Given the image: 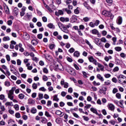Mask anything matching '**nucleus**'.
Instances as JSON below:
<instances>
[{
	"instance_id": "62",
	"label": "nucleus",
	"mask_w": 126,
	"mask_h": 126,
	"mask_svg": "<svg viewBox=\"0 0 126 126\" xmlns=\"http://www.w3.org/2000/svg\"><path fill=\"white\" fill-rule=\"evenodd\" d=\"M114 72H116V71H119V67L116 66L115 67L113 70Z\"/></svg>"
},
{
	"instance_id": "60",
	"label": "nucleus",
	"mask_w": 126,
	"mask_h": 126,
	"mask_svg": "<svg viewBox=\"0 0 126 126\" xmlns=\"http://www.w3.org/2000/svg\"><path fill=\"white\" fill-rule=\"evenodd\" d=\"M73 66L77 70H79V67H78V65H77V64L74 63Z\"/></svg>"
},
{
	"instance_id": "50",
	"label": "nucleus",
	"mask_w": 126,
	"mask_h": 126,
	"mask_svg": "<svg viewBox=\"0 0 126 126\" xmlns=\"http://www.w3.org/2000/svg\"><path fill=\"white\" fill-rule=\"evenodd\" d=\"M82 73H83V75H84V77L85 78H87V77H88L87 76V74H87V73H86V72H85V71H82Z\"/></svg>"
},
{
	"instance_id": "44",
	"label": "nucleus",
	"mask_w": 126,
	"mask_h": 126,
	"mask_svg": "<svg viewBox=\"0 0 126 126\" xmlns=\"http://www.w3.org/2000/svg\"><path fill=\"white\" fill-rule=\"evenodd\" d=\"M100 41L101 42H103V43H106L107 39H106V38H105V37H103L101 38Z\"/></svg>"
},
{
	"instance_id": "13",
	"label": "nucleus",
	"mask_w": 126,
	"mask_h": 126,
	"mask_svg": "<svg viewBox=\"0 0 126 126\" xmlns=\"http://www.w3.org/2000/svg\"><path fill=\"white\" fill-rule=\"evenodd\" d=\"M110 13L107 11L106 10L103 11L102 12V14L104 15L105 16H110Z\"/></svg>"
},
{
	"instance_id": "42",
	"label": "nucleus",
	"mask_w": 126,
	"mask_h": 126,
	"mask_svg": "<svg viewBox=\"0 0 126 126\" xmlns=\"http://www.w3.org/2000/svg\"><path fill=\"white\" fill-rule=\"evenodd\" d=\"M118 77V79H121L122 78V79H125V78H126V76L123 75H120Z\"/></svg>"
},
{
	"instance_id": "51",
	"label": "nucleus",
	"mask_w": 126,
	"mask_h": 126,
	"mask_svg": "<svg viewBox=\"0 0 126 126\" xmlns=\"http://www.w3.org/2000/svg\"><path fill=\"white\" fill-rule=\"evenodd\" d=\"M51 105H52V101L48 100L47 103V107H51Z\"/></svg>"
},
{
	"instance_id": "4",
	"label": "nucleus",
	"mask_w": 126,
	"mask_h": 126,
	"mask_svg": "<svg viewBox=\"0 0 126 126\" xmlns=\"http://www.w3.org/2000/svg\"><path fill=\"white\" fill-rule=\"evenodd\" d=\"M117 23L118 25H121L123 23V17L122 16H119L117 18Z\"/></svg>"
},
{
	"instance_id": "25",
	"label": "nucleus",
	"mask_w": 126,
	"mask_h": 126,
	"mask_svg": "<svg viewBox=\"0 0 126 126\" xmlns=\"http://www.w3.org/2000/svg\"><path fill=\"white\" fill-rule=\"evenodd\" d=\"M92 33L94 35H96V34H98V33H99V32H98V30L96 29H94L92 31Z\"/></svg>"
},
{
	"instance_id": "41",
	"label": "nucleus",
	"mask_w": 126,
	"mask_h": 126,
	"mask_svg": "<svg viewBox=\"0 0 126 126\" xmlns=\"http://www.w3.org/2000/svg\"><path fill=\"white\" fill-rule=\"evenodd\" d=\"M100 42V39L99 38H95L94 39V43L96 44V45H98Z\"/></svg>"
},
{
	"instance_id": "12",
	"label": "nucleus",
	"mask_w": 126,
	"mask_h": 126,
	"mask_svg": "<svg viewBox=\"0 0 126 126\" xmlns=\"http://www.w3.org/2000/svg\"><path fill=\"white\" fill-rule=\"evenodd\" d=\"M31 44H32L33 46H37V45H38V40H37V39H33L31 41Z\"/></svg>"
},
{
	"instance_id": "49",
	"label": "nucleus",
	"mask_w": 126,
	"mask_h": 126,
	"mask_svg": "<svg viewBox=\"0 0 126 126\" xmlns=\"http://www.w3.org/2000/svg\"><path fill=\"white\" fill-rule=\"evenodd\" d=\"M111 84V81L107 80L104 82V85H110Z\"/></svg>"
},
{
	"instance_id": "59",
	"label": "nucleus",
	"mask_w": 126,
	"mask_h": 126,
	"mask_svg": "<svg viewBox=\"0 0 126 126\" xmlns=\"http://www.w3.org/2000/svg\"><path fill=\"white\" fill-rule=\"evenodd\" d=\"M75 50L73 48H71L69 50L68 52L70 53V54H72L74 52Z\"/></svg>"
},
{
	"instance_id": "35",
	"label": "nucleus",
	"mask_w": 126,
	"mask_h": 126,
	"mask_svg": "<svg viewBox=\"0 0 126 126\" xmlns=\"http://www.w3.org/2000/svg\"><path fill=\"white\" fill-rule=\"evenodd\" d=\"M115 51L117 52H121L122 51V47H116L115 48Z\"/></svg>"
},
{
	"instance_id": "30",
	"label": "nucleus",
	"mask_w": 126,
	"mask_h": 126,
	"mask_svg": "<svg viewBox=\"0 0 126 126\" xmlns=\"http://www.w3.org/2000/svg\"><path fill=\"white\" fill-rule=\"evenodd\" d=\"M85 42H86V44H87V45H89V46H90V48H93V46L92 45H91V44L90 43V42H89V41H88V40L86 39V40H85Z\"/></svg>"
},
{
	"instance_id": "3",
	"label": "nucleus",
	"mask_w": 126,
	"mask_h": 126,
	"mask_svg": "<svg viewBox=\"0 0 126 126\" xmlns=\"http://www.w3.org/2000/svg\"><path fill=\"white\" fill-rule=\"evenodd\" d=\"M13 13L15 16H17V15H18V13H19V9H18V8L15 7L13 9Z\"/></svg>"
},
{
	"instance_id": "43",
	"label": "nucleus",
	"mask_w": 126,
	"mask_h": 126,
	"mask_svg": "<svg viewBox=\"0 0 126 126\" xmlns=\"http://www.w3.org/2000/svg\"><path fill=\"white\" fill-rule=\"evenodd\" d=\"M43 71L44 73H46V74H48L49 73V70H48V69L46 67H44L43 69Z\"/></svg>"
},
{
	"instance_id": "34",
	"label": "nucleus",
	"mask_w": 126,
	"mask_h": 126,
	"mask_svg": "<svg viewBox=\"0 0 126 126\" xmlns=\"http://www.w3.org/2000/svg\"><path fill=\"white\" fill-rule=\"evenodd\" d=\"M39 91H42L43 92H46L47 89L45 88L44 87H42L39 89Z\"/></svg>"
},
{
	"instance_id": "53",
	"label": "nucleus",
	"mask_w": 126,
	"mask_h": 126,
	"mask_svg": "<svg viewBox=\"0 0 126 126\" xmlns=\"http://www.w3.org/2000/svg\"><path fill=\"white\" fill-rule=\"evenodd\" d=\"M22 119H23L24 121H27V120H28V116L26 115H24L22 116Z\"/></svg>"
},
{
	"instance_id": "21",
	"label": "nucleus",
	"mask_w": 126,
	"mask_h": 126,
	"mask_svg": "<svg viewBox=\"0 0 126 126\" xmlns=\"http://www.w3.org/2000/svg\"><path fill=\"white\" fill-rule=\"evenodd\" d=\"M90 110L91 111V112L94 113V114H96V115H98V112L94 108L92 107V108H91Z\"/></svg>"
},
{
	"instance_id": "47",
	"label": "nucleus",
	"mask_w": 126,
	"mask_h": 126,
	"mask_svg": "<svg viewBox=\"0 0 126 126\" xmlns=\"http://www.w3.org/2000/svg\"><path fill=\"white\" fill-rule=\"evenodd\" d=\"M116 98H117L118 99H121V94L120 93H117L116 94Z\"/></svg>"
},
{
	"instance_id": "27",
	"label": "nucleus",
	"mask_w": 126,
	"mask_h": 126,
	"mask_svg": "<svg viewBox=\"0 0 126 126\" xmlns=\"http://www.w3.org/2000/svg\"><path fill=\"white\" fill-rule=\"evenodd\" d=\"M2 40L4 42H5L6 41H9V40H10V38H9V36H4Z\"/></svg>"
},
{
	"instance_id": "55",
	"label": "nucleus",
	"mask_w": 126,
	"mask_h": 126,
	"mask_svg": "<svg viewBox=\"0 0 126 126\" xmlns=\"http://www.w3.org/2000/svg\"><path fill=\"white\" fill-rule=\"evenodd\" d=\"M70 68V67H69V66H68L67 65H65V67H64V69L65 70H66L67 72H68Z\"/></svg>"
},
{
	"instance_id": "31",
	"label": "nucleus",
	"mask_w": 126,
	"mask_h": 126,
	"mask_svg": "<svg viewBox=\"0 0 126 126\" xmlns=\"http://www.w3.org/2000/svg\"><path fill=\"white\" fill-rule=\"evenodd\" d=\"M93 84L94 85V86H99V85H100V83L99 82H96V81H94L93 82Z\"/></svg>"
},
{
	"instance_id": "56",
	"label": "nucleus",
	"mask_w": 126,
	"mask_h": 126,
	"mask_svg": "<svg viewBox=\"0 0 126 126\" xmlns=\"http://www.w3.org/2000/svg\"><path fill=\"white\" fill-rule=\"evenodd\" d=\"M66 60L69 63H72V59L70 58V57H67Z\"/></svg>"
},
{
	"instance_id": "2",
	"label": "nucleus",
	"mask_w": 126,
	"mask_h": 126,
	"mask_svg": "<svg viewBox=\"0 0 126 126\" xmlns=\"http://www.w3.org/2000/svg\"><path fill=\"white\" fill-rule=\"evenodd\" d=\"M60 20L61 22H68V21H69V18L67 17H61L60 18Z\"/></svg>"
},
{
	"instance_id": "9",
	"label": "nucleus",
	"mask_w": 126,
	"mask_h": 126,
	"mask_svg": "<svg viewBox=\"0 0 126 126\" xmlns=\"http://www.w3.org/2000/svg\"><path fill=\"white\" fill-rule=\"evenodd\" d=\"M55 15L60 16V15H63V11L62 10H59L58 12H55Z\"/></svg>"
},
{
	"instance_id": "15",
	"label": "nucleus",
	"mask_w": 126,
	"mask_h": 126,
	"mask_svg": "<svg viewBox=\"0 0 126 126\" xmlns=\"http://www.w3.org/2000/svg\"><path fill=\"white\" fill-rule=\"evenodd\" d=\"M47 27L50 29H55V25L52 23H49L48 24Z\"/></svg>"
},
{
	"instance_id": "61",
	"label": "nucleus",
	"mask_w": 126,
	"mask_h": 126,
	"mask_svg": "<svg viewBox=\"0 0 126 126\" xmlns=\"http://www.w3.org/2000/svg\"><path fill=\"white\" fill-rule=\"evenodd\" d=\"M32 87L33 89H36L37 88V84L36 83H33L32 84Z\"/></svg>"
},
{
	"instance_id": "1",
	"label": "nucleus",
	"mask_w": 126,
	"mask_h": 126,
	"mask_svg": "<svg viewBox=\"0 0 126 126\" xmlns=\"http://www.w3.org/2000/svg\"><path fill=\"white\" fill-rule=\"evenodd\" d=\"M2 68L3 69H4L6 71V75H8V76H10V72H9L8 68H7V67L5 66V65H2L1 66Z\"/></svg>"
},
{
	"instance_id": "26",
	"label": "nucleus",
	"mask_w": 126,
	"mask_h": 126,
	"mask_svg": "<svg viewBox=\"0 0 126 126\" xmlns=\"http://www.w3.org/2000/svg\"><path fill=\"white\" fill-rule=\"evenodd\" d=\"M18 97L19 99H24V97H25V95H24V94H19Z\"/></svg>"
},
{
	"instance_id": "52",
	"label": "nucleus",
	"mask_w": 126,
	"mask_h": 126,
	"mask_svg": "<svg viewBox=\"0 0 126 126\" xmlns=\"http://www.w3.org/2000/svg\"><path fill=\"white\" fill-rule=\"evenodd\" d=\"M66 98L67 100H72V96L68 94L66 96Z\"/></svg>"
},
{
	"instance_id": "28",
	"label": "nucleus",
	"mask_w": 126,
	"mask_h": 126,
	"mask_svg": "<svg viewBox=\"0 0 126 126\" xmlns=\"http://www.w3.org/2000/svg\"><path fill=\"white\" fill-rule=\"evenodd\" d=\"M29 48H30V49H31L32 51V52H36V50H35V48H34V47H33L32 45L29 44Z\"/></svg>"
},
{
	"instance_id": "37",
	"label": "nucleus",
	"mask_w": 126,
	"mask_h": 126,
	"mask_svg": "<svg viewBox=\"0 0 126 126\" xmlns=\"http://www.w3.org/2000/svg\"><path fill=\"white\" fill-rule=\"evenodd\" d=\"M55 44H50L49 45V49H50V50H53V49H54L55 48Z\"/></svg>"
},
{
	"instance_id": "46",
	"label": "nucleus",
	"mask_w": 126,
	"mask_h": 126,
	"mask_svg": "<svg viewBox=\"0 0 126 126\" xmlns=\"http://www.w3.org/2000/svg\"><path fill=\"white\" fill-rule=\"evenodd\" d=\"M42 79L44 81H48V77L46 75H43L42 77Z\"/></svg>"
},
{
	"instance_id": "16",
	"label": "nucleus",
	"mask_w": 126,
	"mask_h": 126,
	"mask_svg": "<svg viewBox=\"0 0 126 126\" xmlns=\"http://www.w3.org/2000/svg\"><path fill=\"white\" fill-rule=\"evenodd\" d=\"M31 112L32 114H36L37 113V109H36L35 107H32L31 109Z\"/></svg>"
},
{
	"instance_id": "8",
	"label": "nucleus",
	"mask_w": 126,
	"mask_h": 126,
	"mask_svg": "<svg viewBox=\"0 0 126 126\" xmlns=\"http://www.w3.org/2000/svg\"><path fill=\"white\" fill-rule=\"evenodd\" d=\"M57 68H59L61 71H63V66L62 64H56Z\"/></svg>"
},
{
	"instance_id": "22",
	"label": "nucleus",
	"mask_w": 126,
	"mask_h": 126,
	"mask_svg": "<svg viewBox=\"0 0 126 126\" xmlns=\"http://www.w3.org/2000/svg\"><path fill=\"white\" fill-rule=\"evenodd\" d=\"M60 99L58 98V94H55L54 96L53 101H56V102H59Z\"/></svg>"
},
{
	"instance_id": "38",
	"label": "nucleus",
	"mask_w": 126,
	"mask_h": 126,
	"mask_svg": "<svg viewBox=\"0 0 126 126\" xmlns=\"http://www.w3.org/2000/svg\"><path fill=\"white\" fill-rule=\"evenodd\" d=\"M15 116L16 117V118H17V119H19L21 117V115H20V113L19 112H17L15 114Z\"/></svg>"
},
{
	"instance_id": "36",
	"label": "nucleus",
	"mask_w": 126,
	"mask_h": 126,
	"mask_svg": "<svg viewBox=\"0 0 126 126\" xmlns=\"http://www.w3.org/2000/svg\"><path fill=\"white\" fill-rule=\"evenodd\" d=\"M79 9V7H77V8L74 10V13H75V14H79L80 12Z\"/></svg>"
},
{
	"instance_id": "20",
	"label": "nucleus",
	"mask_w": 126,
	"mask_h": 126,
	"mask_svg": "<svg viewBox=\"0 0 126 126\" xmlns=\"http://www.w3.org/2000/svg\"><path fill=\"white\" fill-rule=\"evenodd\" d=\"M38 97H39V98H36L37 100H42V99H43V98H44V95H43V94L39 93Z\"/></svg>"
},
{
	"instance_id": "17",
	"label": "nucleus",
	"mask_w": 126,
	"mask_h": 126,
	"mask_svg": "<svg viewBox=\"0 0 126 126\" xmlns=\"http://www.w3.org/2000/svg\"><path fill=\"white\" fill-rule=\"evenodd\" d=\"M73 56L75 58H78V57L80 56V53H79L78 51H75L73 54Z\"/></svg>"
},
{
	"instance_id": "18",
	"label": "nucleus",
	"mask_w": 126,
	"mask_h": 126,
	"mask_svg": "<svg viewBox=\"0 0 126 126\" xmlns=\"http://www.w3.org/2000/svg\"><path fill=\"white\" fill-rule=\"evenodd\" d=\"M29 104H31V105H34L35 103V100H33L32 98H29L28 99Z\"/></svg>"
},
{
	"instance_id": "54",
	"label": "nucleus",
	"mask_w": 126,
	"mask_h": 126,
	"mask_svg": "<svg viewBox=\"0 0 126 126\" xmlns=\"http://www.w3.org/2000/svg\"><path fill=\"white\" fill-rule=\"evenodd\" d=\"M91 107V104H87L86 106H85L84 107V110L86 111L87 109H89Z\"/></svg>"
},
{
	"instance_id": "19",
	"label": "nucleus",
	"mask_w": 126,
	"mask_h": 126,
	"mask_svg": "<svg viewBox=\"0 0 126 126\" xmlns=\"http://www.w3.org/2000/svg\"><path fill=\"white\" fill-rule=\"evenodd\" d=\"M85 7H86V8H87V9H91V7H90V6H89V5H88V3H87V2L85 1L84 3H83Z\"/></svg>"
},
{
	"instance_id": "33",
	"label": "nucleus",
	"mask_w": 126,
	"mask_h": 126,
	"mask_svg": "<svg viewBox=\"0 0 126 126\" xmlns=\"http://www.w3.org/2000/svg\"><path fill=\"white\" fill-rule=\"evenodd\" d=\"M66 11L68 14H70L71 13V10L67 9V8H65L63 9V11Z\"/></svg>"
},
{
	"instance_id": "23",
	"label": "nucleus",
	"mask_w": 126,
	"mask_h": 126,
	"mask_svg": "<svg viewBox=\"0 0 126 126\" xmlns=\"http://www.w3.org/2000/svg\"><path fill=\"white\" fill-rule=\"evenodd\" d=\"M47 122H48V120L46 118L42 117L41 123L42 124H47Z\"/></svg>"
},
{
	"instance_id": "64",
	"label": "nucleus",
	"mask_w": 126,
	"mask_h": 126,
	"mask_svg": "<svg viewBox=\"0 0 126 126\" xmlns=\"http://www.w3.org/2000/svg\"><path fill=\"white\" fill-rule=\"evenodd\" d=\"M42 19L43 22H47V21H48V19L46 17H43Z\"/></svg>"
},
{
	"instance_id": "45",
	"label": "nucleus",
	"mask_w": 126,
	"mask_h": 126,
	"mask_svg": "<svg viewBox=\"0 0 126 126\" xmlns=\"http://www.w3.org/2000/svg\"><path fill=\"white\" fill-rule=\"evenodd\" d=\"M89 26H90V27H92V28H94V27H95L94 24L92 22H90L89 23Z\"/></svg>"
},
{
	"instance_id": "10",
	"label": "nucleus",
	"mask_w": 126,
	"mask_h": 126,
	"mask_svg": "<svg viewBox=\"0 0 126 126\" xmlns=\"http://www.w3.org/2000/svg\"><path fill=\"white\" fill-rule=\"evenodd\" d=\"M8 98H9V99L10 100H13L14 96H13V93H10L9 92V93L8 94Z\"/></svg>"
},
{
	"instance_id": "58",
	"label": "nucleus",
	"mask_w": 126,
	"mask_h": 126,
	"mask_svg": "<svg viewBox=\"0 0 126 126\" xmlns=\"http://www.w3.org/2000/svg\"><path fill=\"white\" fill-rule=\"evenodd\" d=\"M6 59L7 62H10V56H9V55H6Z\"/></svg>"
},
{
	"instance_id": "57",
	"label": "nucleus",
	"mask_w": 126,
	"mask_h": 126,
	"mask_svg": "<svg viewBox=\"0 0 126 126\" xmlns=\"http://www.w3.org/2000/svg\"><path fill=\"white\" fill-rule=\"evenodd\" d=\"M61 96H62V97H65V95H66V93L65 92H61Z\"/></svg>"
},
{
	"instance_id": "39",
	"label": "nucleus",
	"mask_w": 126,
	"mask_h": 126,
	"mask_svg": "<svg viewBox=\"0 0 126 126\" xmlns=\"http://www.w3.org/2000/svg\"><path fill=\"white\" fill-rule=\"evenodd\" d=\"M67 72H69V73H70L72 75H74V74H75V72H74V71L73 70H70V69L67 71Z\"/></svg>"
},
{
	"instance_id": "63",
	"label": "nucleus",
	"mask_w": 126,
	"mask_h": 126,
	"mask_svg": "<svg viewBox=\"0 0 126 126\" xmlns=\"http://www.w3.org/2000/svg\"><path fill=\"white\" fill-rule=\"evenodd\" d=\"M104 77H105V78H110V77H111V74H105L104 75Z\"/></svg>"
},
{
	"instance_id": "48",
	"label": "nucleus",
	"mask_w": 126,
	"mask_h": 126,
	"mask_svg": "<svg viewBox=\"0 0 126 126\" xmlns=\"http://www.w3.org/2000/svg\"><path fill=\"white\" fill-rule=\"evenodd\" d=\"M37 38L39 39V40H41V39H42V38H43V34L42 33H39L38 34H37Z\"/></svg>"
},
{
	"instance_id": "24",
	"label": "nucleus",
	"mask_w": 126,
	"mask_h": 126,
	"mask_svg": "<svg viewBox=\"0 0 126 126\" xmlns=\"http://www.w3.org/2000/svg\"><path fill=\"white\" fill-rule=\"evenodd\" d=\"M5 105L6 107H7V106H11V107L13 106V104H12V102H6L5 103Z\"/></svg>"
},
{
	"instance_id": "32",
	"label": "nucleus",
	"mask_w": 126,
	"mask_h": 126,
	"mask_svg": "<svg viewBox=\"0 0 126 126\" xmlns=\"http://www.w3.org/2000/svg\"><path fill=\"white\" fill-rule=\"evenodd\" d=\"M45 116L47 117V118H51L52 116L50 114V113L48 111H45Z\"/></svg>"
},
{
	"instance_id": "29",
	"label": "nucleus",
	"mask_w": 126,
	"mask_h": 126,
	"mask_svg": "<svg viewBox=\"0 0 126 126\" xmlns=\"http://www.w3.org/2000/svg\"><path fill=\"white\" fill-rule=\"evenodd\" d=\"M56 115H58V116H61L62 114H63V112H61L60 110H57L55 112Z\"/></svg>"
},
{
	"instance_id": "11",
	"label": "nucleus",
	"mask_w": 126,
	"mask_h": 126,
	"mask_svg": "<svg viewBox=\"0 0 126 126\" xmlns=\"http://www.w3.org/2000/svg\"><path fill=\"white\" fill-rule=\"evenodd\" d=\"M96 77L99 80H100L101 82H103L104 81V78L101 75V74H98L96 75Z\"/></svg>"
},
{
	"instance_id": "7",
	"label": "nucleus",
	"mask_w": 126,
	"mask_h": 126,
	"mask_svg": "<svg viewBox=\"0 0 126 126\" xmlns=\"http://www.w3.org/2000/svg\"><path fill=\"white\" fill-rule=\"evenodd\" d=\"M108 109H109V110H110V111L114 112V111H115V105H114V104H113L112 103H110L108 105Z\"/></svg>"
},
{
	"instance_id": "14",
	"label": "nucleus",
	"mask_w": 126,
	"mask_h": 126,
	"mask_svg": "<svg viewBox=\"0 0 126 126\" xmlns=\"http://www.w3.org/2000/svg\"><path fill=\"white\" fill-rule=\"evenodd\" d=\"M96 60H95L94 59V58H93V56H91L89 58V62H90V63H95Z\"/></svg>"
},
{
	"instance_id": "40",
	"label": "nucleus",
	"mask_w": 126,
	"mask_h": 126,
	"mask_svg": "<svg viewBox=\"0 0 126 126\" xmlns=\"http://www.w3.org/2000/svg\"><path fill=\"white\" fill-rule=\"evenodd\" d=\"M16 87H12L11 88V90H10L9 92H10L11 93H13L14 94V92L15 90H16Z\"/></svg>"
},
{
	"instance_id": "6",
	"label": "nucleus",
	"mask_w": 126,
	"mask_h": 126,
	"mask_svg": "<svg viewBox=\"0 0 126 126\" xmlns=\"http://www.w3.org/2000/svg\"><path fill=\"white\" fill-rule=\"evenodd\" d=\"M23 37L25 40H29L30 39V35H29V34L27 32L24 33Z\"/></svg>"
},
{
	"instance_id": "5",
	"label": "nucleus",
	"mask_w": 126,
	"mask_h": 126,
	"mask_svg": "<svg viewBox=\"0 0 126 126\" xmlns=\"http://www.w3.org/2000/svg\"><path fill=\"white\" fill-rule=\"evenodd\" d=\"M4 9L6 14H9L10 13L9 12V8H8V6L5 4L4 5Z\"/></svg>"
}]
</instances>
